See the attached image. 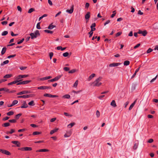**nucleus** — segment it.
Listing matches in <instances>:
<instances>
[{
  "instance_id": "obj_45",
  "label": "nucleus",
  "mask_w": 158,
  "mask_h": 158,
  "mask_svg": "<svg viewBox=\"0 0 158 158\" xmlns=\"http://www.w3.org/2000/svg\"><path fill=\"white\" fill-rule=\"evenodd\" d=\"M41 152H48L49 151L48 149H41Z\"/></svg>"
},
{
  "instance_id": "obj_29",
  "label": "nucleus",
  "mask_w": 158,
  "mask_h": 158,
  "mask_svg": "<svg viewBox=\"0 0 158 158\" xmlns=\"http://www.w3.org/2000/svg\"><path fill=\"white\" fill-rule=\"evenodd\" d=\"M31 82L30 80H27L23 81H22L23 84H26L28 83Z\"/></svg>"
},
{
  "instance_id": "obj_49",
  "label": "nucleus",
  "mask_w": 158,
  "mask_h": 158,
  "mask_svg": "<svg viewBox=\"0 0 158 158\" xmlns=\"http://www.w3.org/2000/svg\"><path fill=\"white\" fill-rule=\"evenodd\" d=\"M138 147V144H136V143H135L134 146H133V148L135 150Z\"/></svg>"
},
{
  "instance_id": "obj_7",
  "label": "nucleus",
  "mask_w": 158,
  "mask_h": 158,
  "mask_svg": "<svg viewBox=\"0 0 158 158\" xmlns=\"http://www.w3.org/2000/svg\"><path fill=\"white\" fill-rule=\"evenodd\" d=\"M31 96V95H24L22 96H20L18 97V98H27Z\"/></svg>"
},
{
  "instance_id": "obj_16",
  "label": "nucleus",
  "mask_w": 158,
  "mask_h": 158,
  "mask_svg": "<svg viewBox=\"0 0 158 158\" xmlns=\"http://www.w3.org/2000/svg\"><path fill=\"white\" fill-rule=\"evenodd\" d=\"M28 107L25 102H24L23 104L21 106V108H27Z\"/></svg>"
},
{
  "instance_id": "obj_8",
  "label": "nucleus",
  "mask_w": 158,
  "mask_h": 158,
  "mask_svg": "<svg viewBox=\"0 0 158 158\" xmlns=\"http://www.w3.org/2000/svg\"><path fill=\"white\" fill-rule=\"evenodd\" d=\"M29 93H30L29 92L27 91L24 90V91H21V92H20L18 93L17 94V95H22V94H26Z\"/></svg>"
},
{
  "instance_id": "obj_32",
  "label": "nucleus",
  "mask_w": 158,
  "mask_h": 158,
  "mask_svg": "<svg viewBox=\"0 0 158 158\" xmlns=\"http://www.w3.org/2000/svg\"><path fill=\"white\" fill-rule=\"evenodd\" d=\"M6 114L8 116L14 114V112L13 111H10L7 113Z\"/></svg>"
},
{
  "instance_id": "obj_3",
  "label": "nucleus",
  "mask_w": 158,
  "mask_h": 158,
  "mask_svg": "<svg viewBox=\"0 0 158 158\" xmlns=\"http://www.w3.org/2000/svg\"><path fill=\"white\" fill-rule=\"evenodd\" d=\"M0 152L7 155H10V152L9 151L2 149H0Z\"/></svg>"
},
{
  "instance_id": "obj_43",
  "label": "nucleus",
  "mask_w": 158,
  "mask_h": 158,
  "mask_svg": "<svg viewBox=\"0 0 158 158\" xmlns=\"http://www.w3.org/2000/svg\"><path fill=\"white\" fill-rule=\"evenodd\" d=\"M40 133L38 131H35L33 133V135H36L40 134Z\"/></svg>"
},
{
  "instance_id": "obj_55",
  "label": "nucleus",
  "mask_w": 158,
  "mask_h": 158,
  "mask_svg": "<svg viewBox=\"0 0 158 158\" xmlns=\"http://www.w3.org/2000/svg\"><path fill=\"white\" fill-rule=\"evenodd\" d=\"M16 56V55L15 54L13 55H10V56H8L7 57V58L9 59V58H12V57H14L15 56Z\"/></svg>"
},
{
  "instance_id": "obj_21",
  "label": "nucleus",
  "mask_w": 158,
  "mask_h": 158,
  "mask_svg": "<svg viewBox=\"0 0 158 158\" xmlns=\"http://www.w3.org/2000/svg\"><path fill=\"white\" fill-rule=\"evenodd\" d=\"M75 124V123H72L68 124L67 126V127L69 128H71L73 126H74Z\"/></svg>"
},
{
  "instance_id": "obj_19",
  "label": "nucleus",
  "mask_w": 158,
  "mask_h": 158,
  "mask_svg": "<svg viewBox=\"0 0 158 158\" xmlns=\"http://www.w3.org/2000/svg\"><path fill=\"white\" fill-rule=\"evenodd\" d=\"M62 98H64L69 99L70 98V96L69 94H67L63 95Z\"/></svg>"
},
{
  "instance_id": "obj_28",
  "label": "nucleus",
  "mask_w": 158,
  "mask_h": 158,
  "mask_svg": "<svg viewBox=\"0 0 158 158\" xmlns=\"http://www.w3.org/2000/svg\"><path fill=\"white\" fill-rule=\"evenodd\" d=\"M135 101L133 103H132L131 105L130 106V107L129 108V110H131L132 109L135 103Z\"/></svg>"
},
{
  "instance_id": "obj_17",
  "label": "nucleus",
  "mask_w": 158,
  "mask_h": 158,
  "mask_svg": "<svg viewBox=\"0 0 158 158\" xmlns=\"http://www.w3.org/2000/svg\"><path fill=\"white\" fill-rule=\"evenodd\" d=\"M19 81H20L19 80H17V81L16 80L15 81H14L8 83V85H12L13 84H16V83H17V82H19Z\"/></svg>"
},
{
  "instance_id": "obj_47",
  "label": "nucleus",
  "mask_w": 158,
  "mask_h": 158,
  "mask_svg": "<svg viewBox=\"0 0 158 158\" xmlns=\"http://www.w3.org/2000/svg\"><path fill=\"white\" fill-rule=\"evenodd\" d=\"M57 81V80H56V77L54 78L53 79L50 80L48 81L52 82H53V81Z\"/></svg>"
},
{
  "instance_id": "obj_26",
  "label": "nucleus",
  "mask_w": 158,
  "mask_h": 158,
  "mask_svg": "<svg viewBox=\"0 0 158 158\" xmlns=\"http://www.w3.org/2000/svg\"><path fill=\"white\" fill-rule=\"evenodd\" d=\"M65 48H62L61 46H59L57 47V49L58 50H61V51H63L65 49Z\"/></svg>"
},
{
  "instance_id": "obj_60",
  "label": "nucleus",
  "mask_w": 158,
  "mask_h": 158,
  "mask_svg": "<svg viewBox=\"0 0 158 158\" xmlns=\"http://www.w3.org/2000/svg\"><path fill=\"white\" fill-rule=\"evenodd\" d=\"M12 103H13V104L15 105L18 103V101L16 100H15L12 102Z\"/></svg>"
},
{
  "instance_id": "obj_22",
  "label": "nucleus",
  "mask_w": 158,
  "mask_h": 158,
  "mask_svg": "<svg viewBox=\"0 0 158 158\" xmlns=\"http://www.w3.org/2000/svg\"><path fill=\"white\" fill-rule=\"evenodd\" d=\"M12 76V75L11 74H6L3 77L4 78H8L11 77Z\"/></svg>"
},
{
  "instance_id": "obj_61",
  "label": "nucleus",
  "mask_w": 158,
  "mask_h": 158,
  "mask_svg": "<svg viewBox=\"0 0 158 158\" xmlns=\"http://www.w3.org/2000/svg\"><path fill=\"white\" fill-rule=\"evenodd\" d=\"M27 67H20V69L22 70H23L26 69Z\"/></svg>"
},
{
  "instance_id": "obj_36",
  "label": "nucleus",
  "mask_w": 158,
  "mask_h": 158,
  "mask_svg": "<svg viewBox=\"0 0 158 158\" xmlns=\"http://www.w3.org/2000/svg\"><path fill=\"white\" fill-rule=\"evenodd\" d=\"M22 114H17L15 115V118L16 119H18L20 117L21 115Z\"/></svg>"
},
{
  "instance_id": "obj_46",
  "label": "nucleus",
  "mask_w": 158,
  "mask_h": 158,
  "mask_svg": "<svg viewBox=\"0 0 158 158\" xmlns=\"http://www.w3.org/2000/svg\"><path fill=\"white\" fill-rule=\"evenodd\" d=\"M64 114L65 116H70V117H72V115L69 114L67 113L66 112H64Z\"/></svg>"
},
{
  "instance_id": "obj_14",
  "label": "nucleus",
  "mask_w": 158,
  "mask_h": 158,
  "mask_svg": "<svg viewBox=\"0 0 158 158\" xmlns=\"http://www.w3.org/2000/svg\"><path fill=\"white\" fill-rule=\"evenodd\" d=\"M15 79L16 81L20 80L22 79V77L21 75H19L15 76Z\"/></svg>"
},
{
  "instance_id": "obj_57",
  "label": "nucleus",
  "mask_w": 158,
  "mask_h": 158,
  "mask_svg": "<svg viewBox=\"0 0 158 158\" xmlns=\"http://www.w3.org/2000/svg\"><path fill=\"white\" fill-rule=\"evenodd\" d=\"M157 77V75H156L155 78H153L152 80H151L150 82L151 83H152V82H153L156 79Z\"/></svg>"
},
{
  "instance_id": "obj_20",
  "label": "nucleus",
  "mask_w": 158,
  "mask_h": 158,
  "mask_svg": "<svg viewBox=\"0 0 158 158\" xmlns=\"http://www.w3.org/2000/svg\"><path fill=\"white\" fill-rule=\"evenodd\" d=\"M6 47H4L2 48L1 51V54L2 55L4 54L6 52Z\"/></svg>"
},
{
  "instance_id": "obj_42",
  "label": "nucleus",
  "mask_w": 158,
  "mask_h": 158,
  "mask_svg": "<svg viewBox=\"0 0 158 158\" xmlns=\"http://www.w3.org/2000/svg\"><path fill=\"white\" fill-rule=\"evenodd\" d=\"M76 71V70L73 69L69 71V73H75Z\"/></svg>"
},
{
  "instance_id": "obj_48",
  "label": "nucleus",
  "mask_w": 158,
  "mask_h": 158,
  "mask_svg": "<svg viewBox=\"0 0 158 158\" xmlns=\"http://www.w3.org/2000/svg\"><path fill=\"white\" fill-rule=\"evenodd\" d=\"M69 54L68 52H66L64 53L63 54V55L64 57H67L68 56Z\"/></svg>"
},
{
  "instance_id": "obj_10",
  "label": "nucleus",
  "mask_w": 158,
  "mask_h": 158,
  "mask_svg": "<svg viewBox=\"0 0 158 158\" xmlns=\"http://www.w3.org/2000/svg\"><path fill=\"white\" fill-rule=\"evenodd\" d=\"M12 143L13 144L16 145L18 147L20 146V143L19 142L17 141H14L12 142Z\"/></svg>"
},
{
  "instance_id": "obj_13",
  "label": "nucleus",
  "mask_w": 158,
  "mask_h": 158,
  "mask_svg": "<svg viewBox=\"0 0 158 158\" xmlns=\"http://www.w3.org/2000/svg\"><path fill=\"white\" fill-rule=\"evenodd\" d=\"M140 68V67H139V68H138L137 69H136L135 73H134V74H133V75L131 77V78H134L135 76L137 73L138 72V71L139 70Z\"/></svg>"
},
{
  "instance_id": "obj_24",
  "label": "nucleus",
  "mask_w": 158,
  "mask_h": 158,
  "mask_svg": "<svg viewBox=\"0 0 158 158\" xmlns=\"http://www.w3.org/2000/svg\"><path fill=\"white\" fill-rule=\"evenodd\" d=\"M32 150V148L31 147H25L24 151H30Z\"/></svg>"
},
{
  "instance_id": "obj_56",
  "label": "nucleus",
  "mask_w": 158,
  "mask_h": 158,
  "mask_svg": "<svg viewBox=\"0 0 158 158\" xmlns=\"http://www.w3.org/2000/svg\"><path fill=\"white\" fill-rule=\"evenodd\" d=\"M53 52H51L49 53V56H50V59H51L52 58V56H53Z\"/></svg>"
},
{
  "instance_id": "obj_30",
  "label": "nucleus",
  "mask_w": 158,
  "mask_h": 158,
  "mask_svg": "<svg viewBox=\"0 0 158 158\" xmlns=\"http://www.w3.org/2000/svg\"><path fill=\"white\" fill-rule=\"evenodd\" d=\"M10 125V123H6L3 124L2 125V126L4 127H7Z\"/></svg>"
},
{
  "instance_id": "obj_62",
  "label": "nucleus",
  "mask_w": 158,
  "mask_h": 158,
  "mask_svg": "<svg viewBox=\"0 0 158 158\" xmlns=\"http://www.w3.org/2000/svg\"><path fill=\"white\" fill-rule=\"evenodd\" d=\"M152 49L149 48L147 50V52L148 53H149L152 52Z\"/></svg>"
},
{
  "instance_id": "obj_9",
  "label": "nucleus",
  "mask_w": 158,
  "mask_h": 158,
  "mask_svg": "<svg viewBox=\"0 0 158 158\" xmlns=\"http://www.w3.org/2000/svg\"><path fill=\"white\" fill-rule=\"evenodd\" d=\"M73 6H72L71 7L70 10H66V12L68 13L69 14H72L73 13Z\"/></svg>"
},
{
  "instance_id": "obj_54",
  "label": "nucleus",
  "mask_w": 158,
  "mask_h": 158,
  "mask_svg": "<svg viewBox=\"0 0 158 158\" xmlns=\"http://www.w3.org/2000/svg\"><path fill=\"white\" fill-rule=\"evenodd\" d=\"M24 38H23L22 39V40H21L19 41V42H17V44H20L21 43H22L23 41L24 40Z\"/></svg>"
},
{
  "instance_id": "obj_11",
  "label": "nucleus",
  "mask_w": 158,
  "mask_h": 158,
  "mask_svg": "<svg viewBox=\"0 0 158 158\" xmlns=\"http://www.w3.org/2000/svg\"><path fill=\"white\" fill-rule=\"evenodd\" d=\"M90 13L89 12H88L86 14L85 16V19L86 20H88L90 18Z\"/></svg>"
},
{
  "instance_id": "obj_44",
  "label": "nucleus",
  "mask_w": 158,
  "mask_h": 158,
  "mask_svg": "<svg viewBox=\"0 0 158 158\" xmlns=\"http://www.w3.org/2000/svg\"><path fill=\"white\" fill-rule=\"evenodd\" d=\"M34 101H31L28 103V104L30 106H31V105L33 106L34 105Z\"/></svg>"
},
{
  "instance_id": "obj_39",
  "label": "nucleus",
  "mask_w": 158,
  "mask_h": 158,
  "mask_svg": "<svg viewBox=\"0 0 158 158\" xmlns=\"http://www.w3.org/2000/svg\"><path fill=\"white\" fill-rule=\"evenodd\" d=\"M36 28L37 29H41V27H40V23L39 22L37 23L36 25Z\"/></svg>"
},
{
  "instance_id": "obj_35",
  "label": "nucleus",
  "mask_w": 158,
  "mask_h": 158,
  "mask_svg": "<svg viewBox=\"0 0 158 158\" xmlns=\"http://www.w3.org/2000/svg\"><path fill=\"white\" fill-rule=\"evenodd\" d=\"M8 34V32L7 31H4L2 33V36H5L6 35Z\"/></svg>"
},
{
  "instance_id": "obj_38",
  "label": "nucleus",
  "mask_w": 158,
  "mask_h": 158,
  "mask_svg": "<svg viewBox=\"0 0 158 158\" xmlns=\"http://www.w3.org/2000/svg\"><path fill=\"white\" fill-rule=\"evenodd\" d=\"M35 10V9L33 8H30L28 11V13H31L33 11Z\"/></svg>"
},
{
  "instance_id": "obj_6",
  "label": "nucleus",
  "mask_w": 158,
  "mask_h": 158,
  "mask_svg": "<svg viewBox=\"0 0 158 158\" xmlns=\"http://www.w3.org/2000/svg\"><path fill=\"white\" fill-rule=\"evenodd\" d=\"M138 33L139 34H142L143 36H145L147 34V32L146 30L142 31L140 30H139L138 32Z\"/></svg>"
},
{
  "instance_id": "obj_31",
  "label": "nucleus",
  "mask_w": 158,
  "mask_h": 158,
  "mask_svg": "<svg viewBox=\"0 0 158 158\" xmlns=\"http://www.w3.org/2000/svg\"><path fill=\"white\" fill-rule=\"evenodd\" d=\"M55 27V26L52 25V24H51L49 26L48 28L49 29H53Z\"/></svg>"
},
{
  "instance_id": "obj_34",
  "label": "nucleus",
  "mask_w": 158,
  "mask_h": 158,
  "mask_svg": "<svg viewBox=\"0 0 158 158\" xmlns=\"http://www.w3.org/2000/svg\"><path fill=\"white\" fill-rule=\"evenodd\" d=\"M96 115L97 117L98 118H99L100 116V112H99V111L98 110H97L96 111Z\"/></svg>"
},
{
  "instance_id": "obj_4",
  "label": "nucleus",
  "mask_w": 158,
  "mask_h": 158,
  "mask_svg": "<svg viewBox=\"0 0 158 158\" xmlns=\"http://www.w3.org/2000/svg\"><path fill=\"white\" fill-rule=\"evenodd\" d=\"M51 87L50 86H40L37 88L38 89H51Z\"/></svg>"
},
{
  "instance_id": "obj_12",
  "label": "nucleus",
  "mask_w": 158,
  "mask_h": 158,
  "mask_svg": "<svg viewBox=\"0 0 158 158\" xmlns=\"http://www.w3.org/2000/svg\"><path fill=\"white\" fill-rule=\"evenodd\" d=\"M110 105L113 107H115L117 106L115 100H113L110 103Z\"/></svg>"
},
{
  "instance_id": "obj_37",
  "label": "nucleus",
  "mask_w": 158,
  "mask_h": 158,
  "mask_svg": "<svg viewBox=\"0 0 158 158\" xmlns=\"http://www.w3.org/2000/svg\"><path fill=\"white\" fill-rule=\"evenodd\" d=\"M44 31L46 32H47V33H50V34H52L53 33V31H50V30H44Z\"/></svg>"
},
{
  "instance_id": "obj_51",
  "label": "nucleus",
  "mask_w": 158,
  "mask_h": 158,
  "mask_svg": "<svg viewBox=\"0 0 158 158\" xmlns=\"http://www.w3.org/2000/svg\"><path fill=\"white\" fill-rule=\"evenodd\" d=\"M81 91V90H79V91H77L73 90V91L72 92L73 93H74V94H78Z\"/></svg>"
},
{
  "instance_id": "obj_50",
  "label": "nucleus",
  "mask_w": 158,
  "mask_h": 158,
  "mask_svg": "<svg viewBox=\"0 0 158 158\" xmlns=\"http://www.w3.org/2000/svg\"><path fill=\"white\" fill-rule=\"evenodd\" d=\"M122 34V32H118L116 33V34L115 36L116 37H118L119 35H120Z\"/></svg>"
},
{
  "instance_id": "obj_52",
  "label": "nucleus",
  "mask_w": 158,
  "mask_h": 158,
  "mask_svg": "<svg viewBox=\"0 0 158 158\" xmlns=\"http://www.w3.org/2000/svg\"><path fill=\"white\" fill-rule=\"evenodd\" d=\"M89 6V4L88 2H86L85 5V8H88Z\"/></svg>"
},
{
  "instance_id": "obj_15",
  "label": "nucleus",
  "mask_w": 158,
  "mask_h": 158,
  "mask_svg": "<svg viewBox=\"0 0 158 158\" xmlns=\"http://www.w3.org/2000/svg\"><path fill=\"white\" fill-rule=\"evenodd\" d=\"M59 130V129L58 128H56L55 129H54L53 130H51L50 132V134L51 135L53 134L54 133L56 132L57 131Z\"/></svg>"
},
{
  "instance_id": "obj_58",
  "label": "nucleus",
  "mask_w": 158,
  "mask_h": 158,
  "mask_svg": "<svg viewBox=\"0 0 158 158\" xmlns=\"http://www.w3.org/2000/svg\"><path fill=\"white\" fill-rule=\"evenodd\" d=\"M64 69L66 71H68L69 70V68L68 67H65L64 68Z\"/></svg>"
},
{
  "instance_id": "obj_59",
  "label": "nucleus",
  "mask_w": 158,
  "mask_h": 158,
  "mask_svg": "<svg viewBox=\"0 0 158 158\" xmlns=\"http://www.w3.org/2000/svg\"><path fill=\"white\" fill-rule=\"evenodd\" d=\"M62 75H60L56 77H55L56 78V79L57 81L60 78H61V77H62Z\"/></svg>"
},
{
  "instance_id": "obj_64",
  "label": "nucleus",
  "mask_w": 158,
  "mask_h": 158,
  "mask_svg": "<svg viewBox=\"0 0 158 158\" xmlns=\"http://www.w3.org/2000/svg\"><path fill=\"white\" fill-rule=\"evenodd\" d=\"M9 118V117L7 116H6L3 118L2 120L3 121H6V120H8Z\"/></svg>"
},
{
  "instance_id": "obj_40",
  "label": "nucleus",
  "mask_w": 158,
  "mask_h": 158,
  "mask_svg": "<svg viewBox=\"0 0 158 158\" xmlns=\"http://www.w3.org/2000/svg\"><path fill=\"white\" fill-rule=\"evenodd\" d=\"M44 96L45 97H47L50 98H51L52 94H44Z\"/></svg>"
},
{
  "instance_id": "obj_1",
  "label": "nucleus",
  "mask_w": 158,
  "mask_h": 158,
  "mask_svg": "<svg viewBox=\"0 0 158 158\" xmlns=\"http://www.w3.org/2000/svg\"><path fill=\"white\" fill-rule=\"evenodd\" d=\"M102 79V77H99L96 79L95 81L92 82L91 84L93 86H99L101 85L102 83L100 81H101Z\"/></svg>"
},
{
  "instance_id": "obj_25",
  "label": "nucleus",
  "mask_w": 158,
  "mask_h": 158,
  "mask_svg": "<svg viewBox=\"0 0 158 158\" xmlns=\"http://www.w3.org/2000/svg\"><path fill=\"white\" fill-rule=\"evenodd\" d=\"M130 61L128 60H126L124 61L123 64L125 66H127L130 64Z\"/></svg>"
},
{
  "instance_id": "obj_18",
  "label": "nucleus",
  "mask_w": 158,
  "mask_h": 158,
  "mask_svg": "<svg viewBox=\"0 0 158 158\" xmlns=\"http://www.w3.org/2000/svg\"><path fill=\"white\" fill-rule=\"evenodd\" d=\"M95 76V74L94 73H93L91 74L89 77V78L88 79V81H90L91 80L93 77H94Z\"/></svg>"
},
{
  "instance_id": "obj_53",
  "label": "nucleus",
  "mask_w": 158,
  "mask_h": 158,
  "mask_svg": "<svg viewBox=\"0 0 158 158\" xmlns=\"http://www.w3.org/2000/svg\"><path fill=\"white\" fill-rule=\"evenodd\" d=\"M18 34H15L14 33L13 31H11V35L12 36H16L18 35Z\"/></svg>"
},
{
  "instance_id": "obj_41",
  "label": "nucleus",
  "mask_w": 158,
  "mask_h": 158,
  "mask_svg": "<svg viewBox=\"0 0 158 158\" xmlns=\"http://www.w3.org/2000/svg\"><path fill=\"white\" fill-rule=\"evenodd\" d=\"M9 121L11 123H15L16 122V120L15 119H10L9 120Z\"/></svg>"
},
{
  "instance_id": "obj_33",
  "label": "nucleus",
  "mask_w": 158,
  "mask_h": 158,
  "mask_svg": "<svg viewBox=\"0 0 158 158\" xmlns=\"http://www.w3.org/2000/svg\"><path fill=\"white\" fill-rule=\"evenodd\" d=\"M78 83V81L76 80L73 84V86L75 88L77 87Z\"/></svg>"
},
{
  "instance_id": "obj_63",
  "label": "nucleus",
  "mask_w": 158,
  "mask_h": 158,
  "mask_svg": "<svg viewBox=\"0 0 158 158\" xmlns=\"http://www.w3.org/2000/svg\"><path fill=\"white\" fill-rule=\"evenodd\" d=\"M56 118H52L50 119V122H53L56 120Z\"/></svg>"
},
{
  "instance_id": "obj_2",
  "label": "nucleus",
  "mask_w": 158,
  "mask_h": 158,
  "mask_svg": "<svg viewBox=\"0 0 158 158\" xmlns=\"http://www.w3.org/2000/svg\"><path fill=\"white\" fill-rule=\"evenodd\" d=\"M40 35L38 30H36L34 33H31L30 34L31 38L32 39L36 38L37 36H40Z\"/></svg>"
},
{
  "instance_id": "obj_5",
  "label": "nucleus",
  "mask_w": 158,
  "mask_h": 158,
  "mask_svg": "<svg viewBox=\"0 0 158 158\" xmlns=\"http://www.w3.org/2000/svg\"><path fill=\"white\" fill-rule=\"evenodd\" d=\"M121 64V63H114L110 64H109V66L110 67H117L119 66Z\"/></svg>"
},
{
  "instance_id": "obj_27",
  "label": "nucleus",
  "mask_w": 158,
  "mask_h": 158,
  "mask_svg": "<svg viewBox=\"0 0 158 158\" xmlns=\"http://www.w3.org/2000/svg\"><path fill=\"white\" fill-rule=\"evenodd\" d=\"M9 63V60H6L5 61H4L3 63L1 64V66H2L4 65L5 64H7Z\"/></svg>"
},
{
  "instance_id": "obj_23",
  "label": "nucleus",
  "mask_w": 158,
  "mask_h": 158,
  "mask_svg": "<svg viewBox=\"0 0 158 158\" xmlns=\"http://www.w3.org/2000/svg\"><path fill=\"white\" fill-rule=\"evenodd\" d=\"M4 91L6 92H8L9 91V89L6 88H0V91Z\"/></svg>"
}]
</instances>
